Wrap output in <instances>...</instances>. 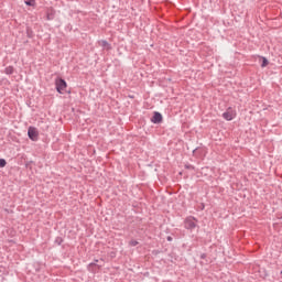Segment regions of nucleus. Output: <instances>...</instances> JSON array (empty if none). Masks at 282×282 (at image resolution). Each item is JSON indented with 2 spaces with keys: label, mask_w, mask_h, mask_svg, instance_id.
<instances>
[{
  "label": "nucleus",
  "mask_w": 282,
  "mask_h": 282,
  "mask_svg": "<svg viewBox=\"0 0 282 282\" xmlns=\"http://www.w3.org/2000/svg\"><path fill=\"white\" fill-rule=\"evenodd\" d=\"M55 85H56V91H58V94H63V91L67 89V82H65V79L63 78H57L55 80Z\"/></svg>",
  "instance_id": "obj_2"
},
{
  "label": "nucleus",
  "mask_w": 282,
  "mask_h": 282,
  "mask_svg": "<svg viewBox=\"0 0 282 282\" xmlns=\"http://www.w3.org/2000/svg\"><path fill=\"white\" fill-rule=\"evenodd\" d=\"M28 135L33 142H36V140H39V131L34 127L29 128Z\"/></svg>",
  "instance_id": "obj_4"
},
{
  "label": "nucleus",
  "mask_w": 282,
  "mask_h": 282,
  "mask_svg": "<svg viewBox=\"0 0 282 282\" xmlns=\"http://www.w3.org/2000/svg\"><path fill=\"white\" fill-rule=\"evenodd\" d=\"M89 265H96V263L94 262V263H90Z\"/></svg>",
  "instance_id": "obj_16"
},
{
  "label": "nucleus",
  "mask_w": 282,
  "mask_h": 282,
  "mask_svg": "<svg viewBox=\"0 0 282 282\" xmlns=\"http://www.w3.org/2000/svg\"><path fill=\"white\" fill-rule=\"evenodd\" d=\"M56 242L58 243V246H61V243H63V239L57 238V239H56Z\"/></svg>",
  "instance_id": "obj_12"
},
{
  "label": "nucleus",
  "mask_w": 282,
  "mask_h": 282,
  "mask_svg": "<svg viewBox=\"0 0 282 282\" xmlns=\"http://www.w3.org/2000/svg\"><path fill=\"white\" fill-rule=\"evenodd\" d=\"M186 169H195L193 165H186Z\"/></svg>",
  "instance_id": "obj_14"
},
{
  "label": "nucleus",
  "mask_w": 282,
  "mask_h": 282,
  "mask_svg": "<svg viewBox=\"0 0 282 282\" xmlns=\"http://www.w3.org/2000/svg\"><path fill=\"white\" fill-rule=\"evenodd\" d=\"M99 45H100V47H104V50H111V44H109V42H107V40L99 41Z\"/></svg>",
  "instance_id": "obj_6"
},
{
  "label": "nucleus",
  "mask_w": 282,
  "mask_h": 282,
  "mask_svg": "<svg viewBox=\"0 0 282 282\" xmlns=\"http://www.w3.org/2000/svg\"><path fill=\"white\" fill-rule=\"evenodd\" d=\"M25 4L34 7V6H36V1L35 0H25Z\"/></svg>",
  "instance_id": "obj_8"
},
{
  "label": "nucleus",
  "mask_w": 282,
  "mask_h": 282,
  "mask_svg": "<svg viewBox=\"0 0 282 282\" xmlns=\"http://www.w3.org/2000/svg\"><path fill=\"white\" fill-rule=\"evenodd\" d=\"M151 122H153V124H160V122H162V113L154 112Z\"/></svg>",
  "instance_id": "obj_5"
},
{
  "label": "nucleus",
  "mask_w": 282,
  "mask_h": 282,
  "mask_svg": "<svg viewBox=\"0 0 282 282\" xmlns=\"http://www.w3.org/2000/svg\"><path fill=\"white\" fill-rule=\"evenodd\" d=\"M184 227L186 230H195L197 228V219L193 216L187 217L184 221Z\"/></svg>",
  "instance_id": "obj_1"
},
{
  "label": "nucleus",
  "mask_w": 282,
  "mask_h": 282,
  "mask_svg": "<svg viewBox=\"0 0 282 282\" xmlns=\"http://www.w3.org/2000/svg\"><path fill=\"white\" fill-rule=\"evenodd\" d=\"M6 164H8L6 159H0V169H4Z\"/></svg>",
  "instance_id": "obj_9"
},
{
  "label": "nucleus",
  "mask_w": 282,
  "mask_h": 282,
  "mask_svg": "<svg viewBox=\"0 0 282 282\" xmlns=\"http://www.w3.org/2000/svg\"><path fill=\"white\" fill-rule=\"evenodd\" d=\"M167 241H173V238H171V236H169Z\"/></svg>",
  "instance_id": "obj_15"
},
{
  "label": "nucleus",
  "mask_w": 282,
  "mask_h": 282,
  "mask_svg": "<svg viewBox=\"0 0 282 282\" xmlns=\"http://www.w3.org/2000/svg\"><path fill=\"white\" fill-rule=\"evenodd\" d=\"M4 74H8V75L14 74V67L8 66V67L4 69Z\"/></svg>",
  "instance_id": "obj_7"
},
{
  "label": "nucleus",
  "mask_w": 282,
  "mask_h": 282,
  "mask_svg": "<svg viewBox=\"0 0 282 282\" xmlns=\"http://www.w3.org/2000/svg\"><path fill=\"white\" fill-rule=\"evenodd\" d=\"M223 118L225 120H235V118H237V111H235V109H232V107H229L224 113H223Z\"/></svg>",
  "instance_id": "obj_3"
},
{
  "label": "nucleus",
  "mask_w": 282,
  "mask_h": 282,
  "mask_svg": "<svg viewBox=\"0 0 282 282\" xmlns=\"http://www.w3.org/2000/svg\"><path fill=\"white\" fill-rule=\"evenodd\" d=\"M200 259H206V253H203V254L200 256Z\"/></svg>",
  "instance_id": "obj_13"
},
{
  "label": "nucleus",
  "mask_w": 282,
  "mask_h": 282,
  "mask_svg": "<svg viewBox=\"0 0 282 282\" xmlns=\"http://www.w3.org/2000/svg\"><path fill=\"white\" fill-rule=\"evenodd\" d=\"M138 241L137 240H131L130 242H129V245L130 246H132V247H135V246H138Z\"/></svg>",
  "instance_id": "obj_11"
},
{
  "label": "nucleus",
  "mask_w": 282,
  "mask_h": 282,
  "mask_svg": "<svg viewBox=\"0 0 282 282\" xmlns=\"http://www.w3.org/2000/svg\"><path fill=\"white\" fill-rule=\"evenodd\" d=\"M268 58L265 57H262V64H261V67H268Z\"/></svg>",
  "instance_id": "obj_10"
}]
</instances>
